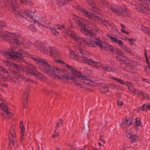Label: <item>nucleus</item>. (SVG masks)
<instances>
[{
  "mask_svg": "<svg viewBox=\"0 0 150 150\" xmlns=\"http://www.w3.org/2000/svg\"><path fill=\"white\" fill-rule=\"evenodd\" d=\"M117 59L125 63L126 61V59L123 57H117Z\"/></svg>",
  "mask_w": 150,
  "mask_h": 150,
  "instance_id": "41",
  "label": "nucleus"
},
{
  "mask_svg": "<svg viewBox=\"0 0 150 150\" xmlns=\"http://www.w3.org/2000/svg\"><path fill=\"white\" fill-rule=\"evenodd\" d=\"M146 104H144L143 105H142L141 107H140V109H141L142 110H143V111L144 110H145L144 108H145V107H146Z\"/></svg>",
  "mask_w": 150,
  "mask_h": 150,
  "instance_id": "64",
  "label": "nucleus"
},
{
  "mask_svg": "<svg viewBox=\"0 0 150 150\" xmlns=\"http://www.w3.org/2000/svg\"><path fill=\"white\" fill-rule=\"evenodd\" d=\"M99 40H97L96 41L91 40L88 38H86L85 40V42L89 46L95 47L98 45Z\"/></svg>",
  "mask_w": 150,
  "mask_h": 150,
  "instance_id": "15",
  "label": "nucleus"
},
{
  "mask_svg": "<svg viewBox=\"0 0 150 150\" xmlns=\"http://www.w3.org/2000/svg\"><path fill=\"white\" fill-rule=\"evenodd\" d=\"M141 96L147 99H150L148 95L146 94H145L143 93H142Z\"/></svg>",
  "mask_w": 150,
  "mask_h": 150,
  "instance_id": "54",
  "label": "nucleus"
},
{
  "mask_svg": "<svg viewBox=\"0 0 150 150\" xmlns=\"http://www.w3.org/2000/svg\"><path fill=\"white\" fill-rule=\"evenodd\" d=\"M6 5L5 4L2 2H0V7L2 8H4L6 7Z\"/></svg>",
  "mask_w": 150,
  "mask_h": 150,
  "instance_id": "51",
  "label": "nucleus"
},
{
  "mask_svg": "<svg viewBox=\"0 0 150 150\" xmlns=\"http://www.w3.org/2000/svg\"><path fill=\"white\" fill-rule=\"evenodd\" d=\"M98 43V46L102 49H105L107 50L110 45L106 43L101 42L99 40Z\"/></svg>",
  "mask_w": 150,
  "mask_h": 150,
  "instance_id": "22",
  "label": "nucleus"
},
{
  "mask_svg": "<svg viewBox=\"0 0 150 150\" xmlns=\"http://www.w3.org/2000/svg\"><path fill=\"white\" fill-rule=\"evenodd\" d=\"M101 68L103 70L106 71H111L112 70V69L111 68L105 66L103 64L101 65Z\"/></svg>",
  "mask_w": 150,
  "mask_h": 150,
  "instance_id": "38",
  "label": "nucleus"
},
{
  "mask_svg": "<svg viewBox=\"0 0 150 150\" xmlns=\"http://www.w3.org/2000/svg\"><path fill=\"white\" fill-rule=\"evenodd\" d=\"M81 59L84 63L88 64L89 65H91L93 62V60L88 59L86 57H82Z\"/></svg>",
  "mask_w": 150,
  "mask_h": 150,
  "instance_id": "27",
  "label": "nucleus"
},
{
  "mask_svg": "<svg viewBox=\"0 0 150 150\" xmlns=\"http://www.w3.org/2000/svg\"><path fill=\"white\" fill-rule=\"evenodd\" d=\"M125 40H127L129 42L130 45H136L135 42L136 41V39L135 38H126Z\"/></svg>",
  "mask_w": 150,
  "mask_h": 150,
  "instance_id": "30",
  "label": "nucleus"
},
{
  "mask_svg": "<svg viewBox=\"0 0 150 150\" xmlns=\"http://www.w3.org/2000/svg\"><path fill=\"white\" fill-rule=\"evenodd\" d=\"M125 64L126 66L129 67L132 70L136 69L137 66V63L134 61L128 62L126 60Z\"/></svg>",
  "mask_w": 150,
  "mask_h": 150,
  "instance_id": "18",
  "label": "nucleus"
},
{
  "mask_svg": "<svg viewBox=\"0 0 150 150\" xmlns=\"http://www.w3.org/2000/svg\"><path fill=\"white\" fill-rule=\"evenodd\" d=\"M71 73L78 77L82 82L85 84L93 85V81L89 76L82 74L80 72L76 71L74 68H71Z\"/></svg>",
  "mask_w": 150,
  "mask_h": 150,
  "instance_id": "4",
  "label": "nucleus"
},
{
  "mask_svg": "<svg viewBox=\"0 0 150 150\" xmlns=\"http://www.w3.org/2000/svg\"><path fill=\"white\" fill-rule=\"evenodd\" d=\"M25 4L27 5L30 6H33L34 5L33 3L30 0H26V2Z\"/></svg>",
  "mask_w": 150,
  "mask_h": 150,
  "instance_id": "47",
  "label": "nucleus"
},
{
  "mask_svg": "<svg viewBox=\"0 0 150 150\" xmlns=\"http://www.w3.org/2000/svg\"><path fill=\"white\" fill-rule=\"evenodd\" d=\"M30 55V54L28 52H26L22 51L21 50H20V53L19 54V56H26Z\"/></svg>",
  "mask_w": 150,
  "mask_h": 150,
  "instance_id": "34",
  "label": "nucleus"
},
{
  "mask_svg": "<svg viewBox=\"0 0 150 150\" xmlns=\"http://www.w3.org/2000/svg\"><path fill=\"white\" fill-rule=\"evenodd\" d=\"M32 44V43L30 42H28L25 44V45H24L25 47L26 48H28L31 47V45Z\"/></svg>",
  "mask_w": 150,
  "mask_h": 150,
  "instance_id": "52",
  "label": "nucleus"
},
{
  "mask_svg": "<svg viewBox=\"0 0 150 150\" xmlns=\"http://www.w3.org/2000/svg\"><path fill=\"white\" fill-rule=\"evenodd\" d=\"M86 0L87 1H89V3L92 6V8H93L92 10H88V11H91V12L94 11V10H96V9H97L96 7V6H95L94 5V3L91 0ZM84 9H85V8H84ZM86 10L88 11V10H87V9H86Z\"/></svg>",
  "mask_w": 150,
  "mask_h": 150,
  "instance_id": "33",
  "label": "nucleus"
},
{
  "mask_svg": "<svg viewBox=\"0 0 150 150\" xmlns=\"http://www.w3.org/2000/svg\"><path fill=\"white\" fill-rule=\"evenodd\" d=\"M120 26L122 28V29L121 30V32L123 33H125L127 35H129V33L127 31H126L124 29L125 28V27L124 25L123 24H121L120 25Z\"/></svg>",
  "mask_w": 150,
  "mask_h": 150,
  "instance_id": "46",
  "label": "nucleus"
},
{
  "mask_svg": "<svg viewBox=\"0 0 150 150\" xmlns=\"http://www.w3.org/2000/svg\"><path fill=\"white\" fill-rule=\"evenodd\" d=\"M13 59L16 60L17 61H20L22 59V57H12Z\"/></svg>",
  "mask_w": 150,
  "mask_h": 150,
  "instance_id": "49",
  "label": "nucleus"
},
{
  "mask_svg": "<svg viewBox=\"0 0 150 150\" xmlns=\"http://www.w3.org/2000/svg\"><path fill=\"white\" fill-rule=\"evenodd\" d=\"M143 27H144L146 29H149V30H150V29L149 28H147V27H146L145 26H142V30L145 33H146V34H147L148 35V34L145 32L146 31V32H147L148 33V32H149V31L148 30H147V29H146V30H144L143 29Z\"/></svg>",
  "mask_w": 150,
  "mask_h": 150,
  "instance_id": "56",
  "label": "nucleus"
},
{
  "mask_svg": "<svg viewBox=\"0 0 150 150\" xmlns=\"http://www.w3.org/2000/svg\"><path fill=\"white\" fill-rule=\"evenodd\" d=\"M71 0H56V3L60 6H62L65 4L67 2Z\"/></svg>",
  "mask_w": 150,
  "mask_h": 150,
  "instance_id": "26",
  "label": "nucleus"
},
{
  "mask_svg": "<svg viewBox=\"0 0 150 150\" xmlns=\"http://www.w3.org/2000/svg\"><path fill=\"white\" fill-rule=\"evenodd\" d=\"M70 54L71 56H76L75 53L72 50H71L70 51Z\"/></svg>",
  "mask_w": 150,
  "mask_h": 150,
  "instance_id": "63",
  "label": "nucleus"
},
{
  "mask_svg": "<svg viewBox=\"0 0 150 150\" xmlns=\"http://www.w3.org/2000/svg\"><path fill=\"white\" fill-rule=\"evenodd\" d=\"M0 106L1 108L4 110L7 115H9L11 114V112L8 110L7 106L4 103H1Z\"/></svg>",
  "mask_w": 150,
  "mask_h": 150,
  "instance_id": "23",
  "label": "nucleus"
},
{
  "mask_svg": "<svg viewBox=\"0 0 150 150\" xmlns=\"http://www.w3.org/2000/svg\"><path fill=\"white\" fill-rule=\"evenodd\" d=\"M47 21L46 18L44 16H37L33 20V22L35 23L38 24L39 25L47 27L45 26L44 24Z\"/></svg>",
  "mask_w": 150,
  "mask_h": 150,
  "instance_id": "13",
  "label": "nucleus"
},
{
  "mask_svg": "<svg viewBox=\"0 0 150 150\" xmlns=\"http://www.w3.org/2000/svg\"><path fill=\"white\" fill-rule=\"evenodd\" d=\"M125 85L128 86V88L130 87L133 86V84L130 82L126 81L125 83Z\"/></svg>",
  "mask_w": 150,
  "mask_h": 150,
  "instance_id": "48",
  "label": "nucleus"
},
{
  "mask_svg": "<svg viewBox=\"0 0 150 150\" xmlns=\"http://www.w3.org/2000/svg\"><path fill=\"white\" fill-rule=\"evenodd\" d=\"M12 35L18 38L21 36V34L19 33H11L3 30L0 31V37H6L9 40L10 38L13 37Z\"/></svg>",
  "mask_w": 150,
  "mask_h": 150,
  "instance_id": "11",
  "label": "nucleus"
},
{
  "mask_svg": "<svg viewBox=\"0 0 150 150\" xmlns=\"http://www.w3.org/2000/svg\"><path fill=\"white\" fill-rule=\"evenodd\" d=\"M76 21L79 26L81 27L80 31L82 33L88 36L92 37L95 35V32L98 31V28L94 25H92V29L90 28L91 26L87 28L86 25L89 24V22L88 21L78 16H76Z\"/></svg>",
  "mask_w": 150,
  "mask_h": 150,
  "instance_id": "2",
  "label": "nucleus"
},
{
  "mask_svg": "<svg viewBox=\"0 0 150 150\" xmlns=\"http://www.w3.org/2000/svg\"><path fill=\"white\" fill-rule=\"evenodd\" d=\"M53 72L54 73L52 74L51 76L54 78L58 79L59 80L62 79V78L59 76L57 75L56 74H62V71L60 70L57 67H54L53 69Z\"/></svg>",
  "mask_w": 150,
  "mask_h": 150,
  "instance_id": "16",
  "label": "nucleus"
},
{
  "mask_svg": "<svg viewBox=\"0 0 150 150\" xmlns=\"http://www.w3.org/2000/svg\"><path fill=\"white\" fill-rule=\"evenodd\" d=\"M117 103L118 105H120L121 106H122L124 104L123 101L121 100H118L117 101Z\"/></svg>",
  "mask_w": 150,
  "mask_h": 150,
  "instance_id": "53",
  "label": "nucleus"
},
{
  "mask_svg": "<svg viewBox=\"0 0 150 150\" xmlns=\"http://www.w3.org/2000/svg\"><path fill=\"white\" fill-rule=\"evenodd\" d=\"M48 51L50 52V55H51L57 56L60 55V52L54 47H49Z\"/></svg>",
  "mask_w": 150,
  "mask_h": 150,
  "instance_id": "20",
  "label": "nucleus"
},
{
  "mask_svg": "<svg viewBox=\"0 0 150 150\" xmlns=\"http://www.w3.org/2000/svg\"><path fill=\"white\" fill-rule=\"evenodd\" d=\"M136 9L141 12L150 14V7L146 6L141 4H138L136 6Z\"/></svg>",
  "mask_w": 150,
  "mask_h": 150,
  "instance_id": "14",
  "label": "nucleus"
},
{
  "mask_svg": "<svg viewBox=\"0 0 150 150\" xmlns=\"http://www.w3.org/2000/svg\"><path fill=\"white\" fill-rule=\"evenodd\" d=\"M107 36L110 39L111 41L119 45L120 47L122 49L124 50L127 49L126 46L123 44V42L122 40L118 39L117 38L113 37V35L110 33H107Z\"/></svg>",
  "mask_w": 150,
  "mask_h": 150,
  "instance_id": "10",
  "label": "nucleus"
},
{
  "mask_svg": "<svg viewBox=\"0 0 150 150\" xmlns=\"http://www.w3.org/2000/svg\"><path fill=\"white\" fill-rule=\"evenodd\" d=\"M73 82L76 85L78 86H80L81 88L83 89L86 90H87L88 89V88L85 86L78 81L76 79H74L73 81Z\"/></svg>",
  "mask_w": 150,
  "mask_h": 150,
  "instance_id": "25",
  "label": "nucleus"
},
{
  "mask_svg": "<svg viewBox=\"0 0 150 150\" xmlns=\"http://www.w3.org/2000/svg\"><path fill=\"white\" fill-rule=\"evenodd\" d=\"M24 69L26 71L28 74H30L37 77L42 79V75L39 72L35 71V67L32 64H30L28 66L25 67Z\"/></svg>",
  "mask_w": 150,
  "mask_h": 150,
  "instance_id": "9",
  "label": "nucleus"
},
{
  "mask_svg": "<svg viewBox=\"0 0 150 150\" xmlns=\"http://www.w3.org/2000/svg\"><path fill=\"white\" fill-rule=\"evenodd\" d=\"M15 68H16L17 69V70H18L19 71H20V72L21 71H23V72L24 71V70H23V69L21 67L18 66L17 65V67H15Z\"/></svg>",
  "mask_w": 150,
  "mask_h": 150,
  "instance_id": "55",
  "label": "nucleus"
},
{
  "mask_svg": "<svg viewBox=\"0 0 150 150\" xmlns=\"http://www.w3.org/2000/svg\"><path fill=\"white\" fill-rule=\"evenodd\" d=\"M13 36V37L12 38V39H9V42L10 44H16L19 46L24 45V43L25 41V40L24 38L22 37L18 39L17 38H16L15 36Z\"/></svg>",
  "mask_w": 150,
  "mask_h": 150,
  "instance_id": "12",
  "label": "nucleus"
},
{
  "mask_svg": "<svg viewBox=\"0 0 150 150\" xmlns=\"http://www.w3.org/2000/svg\"><path fill=\"white\" fill-rule=\"evenodd\" d=\"M112 79L114 81H115L120 83L121 84V85L124 84L125 83V82L123 81L121 79H120L119 78L115 77H112L110 78Z\"/></svg>",
  "mask_w": 150,
  "mask_h": 150,
  "instance_id": "31",
  "label": "nucleus"
},
{
  "mask_svg": "<svg viewBox=\"0 0 150 150\" xmlns=\"http://www.w3.org/2000/svg\"><path fill=\"white\" fill-rule=\"evenodd\" d=\"M110 9L111 11L115 12L118 15L126 16L128 15L129 14L127 10L125 7L113 5L111 6Z\"/></svg>",
  "mask_w": 150,
  "mask_h": 150,
  "instance_id": "5",
  "label": "nucleus"
},
{
  "mask_svg": "<svg viewBox=\"0 0 150 150\" xmlns=\"http://www.w3.org/2000/svg\"><path fill=\"white\" fill-rule=\"evenodd\" d=\"M37 47L40 51H45L46 50L48 51L49 48H46L42 45H40V43H38V45Z\"/></svg>",
  "mask_w": 150,
  "mask_h": 150,
  "instance_id": "29",
  "label": "nucleus"
},
{
  "mask_svg": "<svg viewBox=\"0 0 150 150\" xmlns=\"http://www.w3.org/2000/svg\"><path fill=\"white\" fill-rule=\"evenodd\" d=\"M101 92L103 93H106L109 91L108 88L106 86H103L101 89Z\"/></svg>",
  "mask_w": 150,
  "mask_h": 150,
  "instance_id": "37",
  "label": "nucleus"
},
{
  "mask_svg": "<svg viewBox=\"0 0 150 150\" xmlns=\"http://www.w3.org/2000/svg\"><path fill=\"white\" fill-rule=\"evenodd\" d=\"M64 25H56L54 27V28L56 29L62 30L64 28Z\"/></svg>",
  "mask_w": 150,
  "mask_h": 150,
  "instance_id": "40",
  "label": "nucleus"
},
{
  "mask_svg": "<svg viewBox=\"0 0 150 150\" xmlns=\"http://www.w3.org/2000/svg\"><path fill=\"white\" fill-rule=\"evenodd\" d=\"M140 2L142 4L146 5H149L150 4V0H139Z\"/></svg>",
  "mask_w": 150,
  "mask_h": 150,
  "instance_id": "43",
  "label": "nucleus"
},
{
  "mask_svg": "<svg viewBox=\"0 0 150 150\" xmlns=\"http://www.w3.org/2000/svg\"><path fill=\"white\" fill-rule=\"evenodd\" d=\"M62 76L65 79L67 80H73L74 79V77H71L69 76L68 74H64V75L61 74Z\"/></svg>",
  "mask_w": 150,
  "mask_h": 150,
  "instance_id": "35",
  "label": "nucleus"
},
{
  "mask_svg": "<svg viewBox=\"0 0 150 150\" xmlns=\"http://www.w3.org/2000/svg\"><path fill=\"white\" fill-rule=\"evenodd\" d=\"M6 62L7 64V65L8 66H11L12 67H17V64H12L8 60L6 61Z\"/></svg>",
  "mask_w": 150,
  "mask_h": 150,
  "instance_id": "44",
  "label": "nucleus"
},
{
  "mask_svg": "<svg viewBox=\"0 0 150 150\" xmlns=\"http://www.w3.org/2000/svg\"><path fill=\"white\" fill-rule=\"evenodd\" d=\"M54 62H56L57 63L60 64L61 65H62L64 67L67 68L71 72V68H73L71 67L70 66H69L67 64H66L64 63V61L60 59H54Z\"/></svg>",
  "mask_w": 150,
  "mask_h": 150,
  "instance_id": "21",
  "label": "nucleus"
},
{
  "mask_svg": "<svg viewBox=\"0 0 150 150\" xmlns=\"http://www.w3.org/2000/svg\"><path fill=\"white\" fill-rule=\"evenodd\" d=\"M133 120L132 119L129 118H127L126 119L123 120L122 122V125H125V128L128 129L129 127L132 123Z\"/></svg>",
  "mask_w": 150,
  "mask_h": 150,
  "instance_id": "17",
  "label": "nucleus"
},
{
  "mask_svg": "<svg viewBox=\"0 0 150 150\" xmlns=\"http://www.w3.org/2000/svg\"><path fill=\"white\" fill-rule=\"evenodd\" d=\"M146 60L148 64H150V57H146Z\"/></svg>",
  "mask_w": 150,
  "mask_h": 150,
  "instance_id": "58",
  "label": "nucleus"
},
{
  "mask_svg": "<svg viewBox=\"0 0 150 150\" xmlns=\"http://www.w3.org/2000/svg\"><path fill=\"white\" fill-rule=\"evenodd\" d=\"M134 92H136L137 93H138L140 94L141 96L142 95V93H143L142 91H139V90L135 89L134 90Z\"/></svg>",
  "mask_w": 150,
  "mask_h": 150,
  "instance_id": "59",
  "label": "nucleus"
},
{
  "mask_svg": "<svg viewBox=\"0 0 150 150\" xmlns=\"http://www.w3.org/2000/svg\"><path fill=\"white\" fill-rule=\"evenodd\" d=\"M127 129V130L126 132V135L127 137L129 138L133 134H132V132L129 129Z\"/></svg>",
  "mask_w": 150,
  "mask_h": 150,
  "instance_id": "42",
  "label": "nucleus"
},
{
  "mask_svg": "<svg viewBox=\"0 0 150 150\" xmlns=\"http://www.w3.org/2000/svg\"><path fill=\"white\" fill-rule=\"evenodd\" d=\"M6 2L8 3L10 5L14 13L19 15L28 20L27 25L30 29L35 31L37 28V24L33 22L34 19L32 18V15L35 13V10L33 8L21 11L18 9V6L15 0H5Z\"/></svg>",
  "mask_w": 150,
  "mask_h": 150,
  "instance_id": "1",
  "label": "nucleus"
},
{
  "mask_svg": "<svg viewBox=\"0 0 150 150\" xmlns=\"http://www.w3.org/2000/svg\"><path fill=\"white\" fill-rule=\"evenodd\" d=\"M128 89L130 91L132 92H134V90L135 89L134 88L132 87H130L128 88Z\"/></svg>",
  "mask_w": 150,
  "mask_h": 150,
  "instance_id": "61",
  "label": "nucleus"
},
{
  "mask_svg": "<svg viewBox=\"0 0 150 150\" xmlns=\"http://www.w3.org/2000/svg\"><path fill=\"white\" fill-rule=\"evenodd\" d=\"M19 127L20 128L24 127V125H23V121H20L19 122Z\"/></svg>",
  "mask_w": 150,
  "mask_h": 150,
  "instance_id": "57",
  "label": "nucleus"
},
{
  "mask_svg": "<svg viewBox=\"0 0 150 150\" xmlns=\"http://www.w3.org/2000/svg\"><path fill=\"white\" fill-rule=\"evenodd\" d=\"M77 9L82 12V14L86 17H88L94 20L99 21L103 25L108 26L110 25L108 21L105 20L102 17L101 15L98 13L96 12V10H94V11H89L84 9L81 6H78Z\"/></svg>",
  "mask_w": 150,
  "mask_h": 150,
  "instance_id": "3",
  "label": "nucleus"
},
{
  "mask_svg": "<svg viewBox=\"0 0 150 150\" xmlns=\"http://www.w3.org/2000/svg\"><path fill=\"white\" fill-rule=\"evenodd\" d=\"M20 50H17L16 47H13L6 51H4L3 55L6 56H19Z\"/></svg>",
  "mask_w": 150,
  "mask_h": 150,
  "instance_id": "7",
  "label": "nucleus"
},
{
  "mask_svg": "<svg viewBox=\"0 0 150 150\" xmlns=\"http://www.w3.org/2000/svg\"><path fill=\"white\" fill-rule=\"evenodd\" d=\"M33 58L35 60L36 63L38 64H42L44 66L45 68L47 69V70H45L47 73L49 74L52 70L51 66L46 61L37 57H34V58L33 57Z\"/></svg>",
  "mask_w": 150,
  "mask_h": 150,
  "instance_id": "8",
  "label": "nucleus"
},
{
  "mask_svg": "<svg viewBox=\"0 0 150 150\" xmlns=\"http://www.w3.org/2000/svg\"><path fill=\"white\" fill-rule=\"evenodd\" d=\"M131 142L132 143L137 142L139 140V138L137 135L133 134L129 138Z\"/></svg>",
  "mask_w": 150,
  "mask_h": 150,
  "instance_id": "24",
  "label": "nucleus"
},
{
  "mask_svg": "<svg viewBox=\"0 0 150 150\" xmlns=\"http://www.w3.org/2000/svg\"><path fill=\"white\" fill-rule=\"evenodd\" d=\"M65 33L72 38L76 43L79 45H81L83 42L85 41V40H84L81 37L76 35L74 32L70 31L69 29H67L65 30Z\"/></svg>",
  "mask_w": 150,
  "mask_h": 150,
  "instance_id": "6",
  "label": "nucleus"
},
{
  "mask_svg": "<svg viewBox=\"0 0 150 150\" xmlns=\"http://www.w3.org/2000/svg\"><path fill=\"white\" fill-rule=\"evenodd\" d=\"M6 24L3 22H0V28H2L5 26Z\"/></svg>",
  "mask_w": 150,
  "mask_h": 150,
  "instance_id": "60",
  "label": "nucleus"
},
{
  "mask_svg": "<svg viewBox=\"0 0 150 150\" xmlns=\"http://www.w3.org/2000/svg\"><path fill=\"white\" fill-rule=\"evenodd\" d=\"M145 71L147 73L150 72V64L148 65L145 67Z\"/></svg>",
  "mask_w": 150,
  "mask_h": 150,
  "instance_id": "50",
  "label": "nucleus"
},
{
  "mask_svg": "<svg viewBox=\"0 0 150 150\" xmlns=\"http://www.w3.org/2000/svg\"><path fill=\"white\" fill-rule=\"evenodd\" d=\"M80 53L81 54V55H83L84 56H90L91 55V54L90 53H88L87 52H85L84 50L81 49L80 50H79Z\"/></svg>",
  "mask_w": 150,
  "mask_h": 150,
  "instance_id": "36",
  "label": "nucleus"
},
{
  "mask_svg": "<svg viewBox=\"0 0 150 150\" xmlns=\"http://www.w3.org/2000/svg\"><path fill=\"white\" fill-rule=\"evenodd\" d=\"M107 50L110 51L112 53L121 56L122 55L123 52L122 51H118L117 49L113 48L110 45Z\"/></svg>",
  "mask_w": 150,
  "mask_h": 150,
  "instance_id": "19",
  "label": "nucleus"
},
{
  "mask_svg": "<svg viewBox=\"0 0 150 150\" xmlns=\"http://www.w3.org/2000/svg\"><path fill=\"white\" fill-rule=\"evenodd\" d=\"M50 28V29L52 31L53 33L55 35H59V32L56 30V29L55 28Z\"/></svg>",
  "mask_w": 150,
  "mask_h": 150,
  "instance_id": "39",
  "label": "nucleus"
},
{
  "mask_svg": "<svg viewBox=\"0 0 150 150\" xmlns=\"http://www.w3.org/2000/svg\"><path fill=\"white\" fill-rule=\"evenodd\" d=\"M135 125L136 128H138L139 127L141 126V120L138 118H137L135 119Z\"/></svg>",
  "mask_w": 150,
  "mask_h": 150,
  "instance_id": "28",
  "label": "nucleus"
},
{
  "mask_svg": "<svg viewBox=\"0 0 150 150\" xmlns=\"http://www.w3.org/2000/svg\"><path fill=\"white\" fill-rule=\"evenodd\" d=\"M101 3L103 5L106 6L108 8H110V6H110L109 4L107 1L104 0H101Z\"/></svg>",
  "mask_w": 150,
  "mask_h": 150,
  "instance_id": "45",
  "label": "nucleus"
},
{
  "mask_svg": "<svg viewBox=\"0 0 150 150\" xmlns=\"http://www.w3.org/2000/svg\"><path fill=\"white\" fill-rule=\"evenodd\" d=\"M143 29L144 30H146V29H147L149 31V32H148V33L147 32H146V31L145 32L148 34V35H149V36L150 37V30H149V29H146L144 27H143Z\"/></svg>",
  "mask_w": 150,
  "mask_h": 150,
  "instance_id": "62",
  "label": "nucleus"
},
{
  "mask_svg": "<svg viewBox=\"0 0 150 150\" xmlns=\"http://www.w3.org/2000/svg\"><path fill=\"white\" fill-rule=\"evenodd\" d=\"M101 65H102V64L100 62H97L94 61H93L91 65L93 67L97 68H99L100 67H101Z\"/></svg>",
  "mask_w": 150,
  "mask_h": 150,
  "instance_id": "32",
  "label": "nucleus"
}]
</instances>
